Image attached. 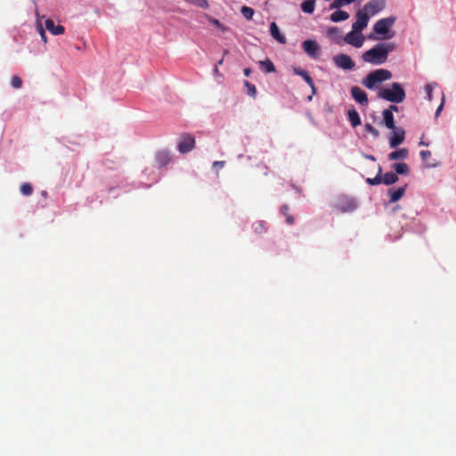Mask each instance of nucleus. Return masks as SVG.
<instances>
[{
  "label": "nucleus",
  "instance_id": "nucleus-14",
  "mask_svg": "<svg viewBox=\"0 0 456 456\" xmlns=\"http://www.w3.org/2000/svg\"><path fill=\"white\" fill-rule=\"evenodd\" d=\"M406 185L403 187H399L397 189L390 188L387 191V194L389 195L390 199L389 201L391 203H395L398 201L405 193Z\"/></svg>",
  "mask_w": 456,
  "mask_h": 456
},
{
  "label": "nucleus",
  "instance_id": "nucleus-48",
  "mask_svg": "<svg viewBox=\"0 0 456 456\" xmlns=\"http://www.w3.org/2000/svg\"><path fill=\"white\" fill-rule=\"evenodd\" d=\"M419 144H420V145H425V146H428V143H426V142H423V141H420Z\"/></svg>",
  "mask_w": 456,
  "mask_h": 456
},
{
  "label": "nucleus",
  "instance_id": "nucleus-17",
  "mask_svg": "<svg viewBox=\"0 0 456 456\" xmlns=\"http://www.w3.org/2000/svg\"><path fill=\"white\" fill-rule=\"evenodd\" d=\"M383 121L382 123L387 127L390 128H395V119H394V114L390 110H383L382 112Z\"/></svg>",
  "mask_w": 456,
  "mask_h": 456
},
{
  "label": "nucleus",
  "instance_id": "nucleus-49",
  "mask_svg": "<svg viewBox=\"0 0 456 456\" xmlns=\"http://www.w3.org/2000/svg\"><path fill=\"white\" fill-rule=\"evenodd\" d=\"M45 195H46V192L43 191L42 196H45Z\"/></svg>",
  "mask_w": 456,
  "mask_h": 456
},
{
  "label": "nucleus",
  "instance_id": "nucleus-7",
  "mask_svg": "<svg viewBox=\"0 0 456 456\" xmlns=\"http://www.w3.org/2000/svg\"><path fill=\"white\" fill-rule=\"evenodd\" d=\"M391 133L389 135V146L391 148H396L398 145L403 142L405 139V131L403 127L395 126V128H390Z\"/></svg>",
  "mask_w": 456,
  "mask_h": 456
},
{
  "label": "nucleus",
  "instance_id": "nucleus-2",
  "mask_svg": "<svg viewBox=\"0 0 456 456\" xmlns=\"http://www.w3.org/2000/svg\"><path fill=\"white\" fill-rule=\"evenodd\" d=\"M378 96L390 102L401 103L404 101L406 94L401 84L395 82L390 87L379 90Z\"/></svg>",
  "mask_w": 456,
  "mask_h": 456
},
{
  "label": "nucleus",
  "instance_id": "nucleus-42",
  "mask_svg": "<svg viewBox=\"0 0 456 456\" xmlns=\"http://www.w3.org/2000/svg\"><path fill=\"white\" fill-rule=\"evenodd\" d=\"M398 107L396 105H390L387 109L385 110H390L392 113L393 111H398Z\"/></svg>",
  "mask_w": 456,
  "mask_h": 456
},
{
  "label": "nucleus",
  "instance_id": "nucleus-3",
  "mask_svg": "<svg viewBox=\"0 0 456 456\" xmlns=\"http://www.w3.org/2000/svg\"><path fill=\"white\" fill-rule=\"evenodd\" d=\"M392 74L387 69H376L369 73L362 80V85L368 89H374L379 84L390 79Z\"/></svg>",
  "mask_w": 456,
  "mask_h": 456
},
{
  "label": "nucleus",
  "instance_id": "nucleus-15",
  "mask_svg": "<svg viewBox=\"0 0 456 456\" xmlns=\"http://www.w3.org/2000/svg\"><path fill=\"white\" fill-rule=\"evenodd\" d=\"M45 23L46 29L54 36L61 35L64 33V28L61 25H55L53 20L47 19L45 20Z\"/></svg>",
  "mask_w": 456,
  "mask_h": 456
},
{
  "label": "nucleus",
  "instance_id": "nucleus-31",
  "mask_svg": "<svg viewBox=\"0 0 456 456\" xmlns=\"http://www.w3.org/2000/svg\"><path fill=\"white\" fill-rule=\"evenodd\" d=\"M20 192L24 196H29L33 192V186L28 183H24L20 186Z\"/></svg>",
  "mask_w": 456,
  "mask_h": 456
},
{
  "label": "nucleus",
  "instance_id": "nucleus-36",
  "mask_svg": "<svg viewBox=\"0 0 456 456\" xmlns=\"http://www.w3.org/2000/svg\"><path fill=\"white\" fill-rule=\"evenodd\" d=\"M419 155L422 161L427 162L431 158L432 153L430 151H421Z\"/></svg>",
  "mask_w": 456,
  "mask_h": 456
},
{
  "label": "nucleus",
  "instance_id": "nucleus-30",
  "mask_svg": "<svg viewBox=\"0 0 456 456\" xmlns=\"http://www.w3.org/2000/svg\"><path fill=\"white\" fill-rule=\"evenodd\" d=\"M327 33L330 37L335 39L340 38L342 34L341 30L337 27L329 28Z\"/></svg>",
  "mask_w": 456,
  "mask_h": 456
},
{
  "label": "nucleus",
  "instance_id": "nucleus-8",
  "mask_svg": "<svg viewBox=\"0 0 456 456\" xmlns=\"http://www.w3.org/2000/svg\"><path fill=\"white\" fill-rule=\"evenodd\" d=\"M195 147V138L191 134H183L178 143V151L181 153H187Z\"/></svg>",
  "mask_w": 456,
  "mask_h": 456
},
{
  "label": "nucleus",
  "instance_id": "nucleus-37",
  "mask_svg": "<svg viewBox=\"0 0 456 456\" xmlns=\"http://www.w3.org/2000/svg\"><path fill=\"white\" fill-rule=\"evenodd\" d=\"M345 4H343L342 0H334L332 4L330 5V9H338Z\"/></svg>",
  "mask_w": 456,
  "mask_h": 456
},
{
  "label": "nucleus",
  "instance_id": "nucleus-11",
  "mask_svg": "<svg viewBox=\"0 0 456 456\" xmlns=\"http://www.w3.org/2000/svg\"><path fill=\"white\" fill-rule=\"evenodd\" d=\"M305 53L309 57H316L319 54L320 45L314 39H307L302 43Z\"/></svg>",
  "mask_w": 456,
  "mask_h": 456
},
{
  "label": "nucleus",
  "instance_id": "nucleus-23",
  "mask_svg": "<svg viewBox=\"0 0 456 456\" xmlns=\"http://www.w3.org/2000/svg\"><path fill=\"white\" fill-rule=\"evenodd\" d=\"M392 167L396 175H408L410 172L409 166L404 162L395 163Z\"/></svg>",
  "mask_w": 456,
  "mask_h": 456
},
{
  "label": "nucleus",
  "instance_id": "nucleus-40",
  "mask_svg": "<svg viewBox=\"0 0 456 456\" xmlns=\"http://www.w3.org/2000/svg\"><path fill=\"white\" fill-rule=\"evenodd\" d=\"M444 95L443 94V97H442V102L441 104L438 106L436 111V117H438L444 108Z\"/></svg>",
  "mask_w": 456,
  "mask_h": 456
},
{
  "label": "nucleus",
  "instance_id": "nucleus-27",
  "mask_svg": "<svg viewBox=\"0 0 456 456\" xmlns=\"http://www.w3.org/2000/svg\"><path fill=\"white\" fill-rule=\"evenodd\" d=\"M240 12L246 20H250L254 16L255 11L251 7L242 6L240 9Z\"/></svg>",
  "mask_w": 456,
  "mask_h": 456
},
{
  "label": "nucleus",
  "instance_id": "nucleus-45",
  "mask_svg": "<svg viewBox=\"0 0 456 456\" xmlns=\"http://www.w3.org/2000/svg\"><path fill=\"white\" fill-rule=\"evenodd\" d=\"M200 2H202L201 4H200V5L201 7H207L208 6V3L206 0H200Z\"/></svg>",
  "mask_w": 456,
  "mask_h": 456
},
{
  "label": "nucleus",
  "instance_id": "nucleus-21",
  "mask_svg": "<svg viewBox=\"0 0 456 456\" xmlns=\"http://www.w3.org/2000/svg\"><path fill=\"white\" fill-rule=\"evenodd\" d=\"M336 65L343 69H351L354 67L353 59H334Z\"/></svg>",
  "mask_w": 456,
  "mask_h": 456
},
{
  "label": "nucleus",
  "instance_id": "nucleus-6",
  "mask_svg": "<svg viewBox=\"0 0 456 456\" xmlns=\"http://www.w3.org/2000/svg\"><path fill=\"white\" fill-rule=\"evenodd\" d=\"M386 5V0H370L364 4L362 11L370 17L381 12Z\"/></svg>",
  "mask_w": 456,
  "mask_h": 456
},
{
  "label": "nucleus",
  "instance_id": "nucleus-25",
  "mask_svg": "<svg viewBox=\"0 0 456 456\" xmlns=\"http://www.w3.org/2000/svg\"><path fill=\"white\" fill-rule=\"evenodd\" d=\"M157 162L159 167L167 166L170 162V157L166 152H160L157 156Z\"/></svg>",
  "mask_w": 456,
  "mask_h": 456
},
{
  "label": "nucleus",
  "instance_id": "nucleus-9",
  "mask_svg": "<svg viewBox=\"0 0 456 456\" xmlns=\"http://www.w3.org/2000/svg\"><path fill=\"white\" fill-rule=\"evenodd\" d=\"M344 41L354 47H361L363 44L364 38L361 34V31L352 29V31L348 32L345 36Z\"/></svg>",
  "mask_w": 456,
  "mask_h": 456
},
{
  "label": "nucleus",
  "instance_id": "nucleus-43",
  "mask_svg": "<svg viewBox=\"0 0 456 456\" xmlns=\"http://www.w3.org/2000/svg\"><path fill=\"white\" fill-rule=\"evenodd\" d=\"M250 73H251V69L249 68L244 69V75L246 77H248L250 75Z\"/></svg>",
  "mask_w": 456,
  "mask_h": 456
},
{
  "label": "nucleus",
  "instance_id": "nucleus-20",
  "mask_svg": "<svg viewBox=\"0 0 456 456\" xmlns=\"http://www.w3.org/2000/svg\"><path fill=\"white\" fill-rule=\"evenodd\" d=\"M349 18L348 12L342 10H337L330 15V20L333 22H340Z\"/></svg>",
  "mask_w": 456,
  "mask_h": 456
},
{
  "label": "nucleus",
  "instance_id": "nucleus-19",
  "mask_svg": "<svg viewBox=\"0 0 456 456\" xmlns=\"http://www.w3.org/2000/svg\"><path fill=\"white\" fill-rule=\"evenodd\" d=\"M348 120L353 127L361 125V118L355 109H350L347 111Z\"/></svg>",
  "mask_w": 456,
  "mask_h": 456
},
{
  "label": "nucleus",
  "instance_id": "nucleus-12",
  "mask_svg": "<svg viewBox=\"0 0 456 456\" xmlns=\"http://www.w3.org/2000/svg\"><path fill=\"white\" fill-rule=\"evenodd\" d=\"M351 95L354 100L361 105L368 104V95L359 86H353L351 88Z\"/></svg>",
  "mask_w": 456,
  "mask_h": 456
},
{
  "label": "nucleus",
  "instance_id": "nucleus-38",
  "mask_svg": "<svg viewBox=\"0 0 456 456\" xmlns=\"http://www.w3.org/2000/svg\"><path fill=\"white\" fill-rule=\"evenodd\" d=\"M37 29H38V31H39V34H40V36H41L42 39H43L44 41H45V39H46V37H45V30H44V28H43V27H42V25H41V23L39 22V20H37Z\"/></svg>",
  "mask_w": 456,
  "mask_h": 456
},
{
  "label": "nucleus",
  "instance_id": "nucleus-34",
  "mask_svg": "<svg viewBox=\"0 0 456 456\" xmlns=\"http://www.w3.org/2000/svg\"><path fill=\"white\" fill-rule=\"evenodd\" d=\"M11 83H12V87H13V88H15V89H19V88H20V87H21V86H22V80H21V78H20V77H18V76H13V77H12V81H11Z\"/></svg>",
  "mask_w": 456,
  "mask_h": 456
},
{
  "label": "nucleus",
  "instance_id": "nucleus-1",
  "mask_svg": "<svg viewBox=\"0 0 456 456\" xmlns=\"http://www.w3.org/2000/svg\"><path fill=\"white\" fill-rule=\"evenodd\" d=\"M396 21L395 16L382 18L375 22L372 33L370 35L371 39L389 40L393 38L395 32L392 29Z\"/></svg>",
  "mask_w": 456,
  "mask_h": 456
},
{
  "label": "nucleus",
  "instance_id": "nucleus-26",
  "mask_svg": "<svg viewBox=\"0 0 456 456\" xmlns=\"http://www.w3.org/2000/svg\"><path fill=\"white\" fill-rule=\"evenodd\" d=\"M253 231L257 234H262L266 231L265 223L264 221H257L252 224Z\"/></svg>",
  "mask_w": 456,
  "mask_h": 456
},
{
  "label": "nucleus",
  "instance_id": "nucleus-32",
  "mask_svg": "<svg viewBox=\"0 0 456 456\" xmlns=\"http://www.w3.org/2000/svg\"><path fill=\"white\" fill-rule=\"evenodd\" d=\"M223 61H224V60H223V59H221V60L218 61L217 65H216V66H215V69H214V74H215V76H216V83H218V84L223 83V76L219 73V69H218V65H222Z\"/></svg>",
  "mask_w": 456,
  "mask_h": 456
},
{
  "label": "nucleus",
  "instance_id": "nucleus-46",
  "mask_svg": "<svg viewBox=\"0 0 456 456\" xmlns=\"http://www.w3.org/2000/svg\"><path fill=\"white\" fill-rule=\"evenodd\" d=\"M365 158L368 159L373 160V161L376 160L375 157L372 156V155H365Z\"/></svg>",
  "mask_w": 456,
  "mask_h": 456
},
{
  "label": "nucleus",
  "instance_id": "nucleus-33",
  "mask_svg": "<svg viewBox=\"0 0 456 456\" xmlns=\"http://www.w3.org/2000/svg\"><path fill=\"white\" fill-rule=\"evenodd\" d=\"M366 132L371 134L375 138L379 136V132L370 124L367 123L364 126Z\"/></svg>",
  "mask_w": 456,
  "mask_h": 456
},
{
  "label": "nucleus",
  "instance_id": "nucleus-44",
  "mask_svg": "<svg viewBox=\"0 0 456 456\" xmlns=\"http://www.w3.org/2000/svg\"><path fill=\"white\" fill-rule=\"evenodd\" d=\"M355 0H342L343 4L345 5H347V4H350L352 3H354Z\"/></svg>",
  "mask_w": 456,
  "mask_h": 456
},
{
  "label": "nucleus",
  "instance_id": "nucleus-13",
  "mask_svg": "<svg viewBox=\"0 0 456 456\" xmlns=\"http://www.w3.org/2000/svg\"><path fill=\"white\" fill-rule=\"evenodd\" d=\"M292 69L296 75L300 76L309 85L314 94L316 93V87L309 73L299 67H293Z\"/></svg>",
  "mask_w": 456,
  "mask_h": 456
},
{
  "label": "nucleus",
  "instance_id": "nucleus-10",
  "mask_svg": "<svg viewBox=\"0 0 456 456\" xmlns=\"http://www.w3.org/2000/svg\"><path fill=\"white\" fill-rule=\"evenodd\" d=\"M355 18L356 20L352 25L353 29L362 31L368 26L370 16L362 10L357 12Z\"/></svg>",
  "mask_w": 456,
  "mask_h": 456
},
{
  "label": "nucleus",
  "instance_id": "nucleus-5",
  "mask_svg": "<svg viewBox=\"0 0 456 456\" xmlns=\"http://www.w3.org/2000/svg\"><path fill=\"white\" fill-rule=\"evenodd\" d=\"M399 180L398 175L393 172H387L382 175V167L378 166V174L374 178H367L366 183L370 185H378L383 183L386 185L395 183Z\"/></svg>",
  "mask_w": 456,
  "mask_h": 456
},
{
  "label": "nucleus",
  "instance_id": "nucleus-41",
  "mask_svg": "<svg viewBox=\"0 0 456 456\" xmlns=\"http://www.w3.org/2000/svg\"><path fill=\"white\" fill-rule=\"evenodd\" d=\"M225 165V161H214L213 168H223Z\"/></svg>",
  "mask_w": 456,
  "mask_h": 456
},
{
  "label": "nucleus",
  "instance_id": "nucleus-29",
  "mask_svg": "<svg viewBox=\"0 0 456 456\" xmlns=\"http://www.w3.org/2000/svg\"><path fill=\"white\" fill-rule=\"evenodd\" d=\"M281 213L286 216V220L289 224H294V217L289 214V207L287 205H282L281 207Z\"/></svg>",
  "mask_w": 456,
  "mask_h": 456
},
{
  "label": "nucleus",
  "instance_id": "nucleus-4",
  "mask_svg": "<svg viewBox=\"0 0 456 456\" xmlns=\"http://www.w3.org/2000/svg\"><path fill=\"white\" fill-rule=\"evenodd\" d=\"M396 47L392 42H381L365 52L362 57H387Z\"/></svg>",
  "mask_w": 456,
  "mask_h": 456
},
{
  "label": "nucleus",
  "instance_id": "nucleus-18",
  "mask_svg": "<svg viewBox=\"0 0 456 456\" xmlns=\"http://www.w3.org/2000/svg\"><path fill=\"white\" fill-rule=\"evenodd\" d=\"M408 155H409L408 149L402 148V149L396 150V151L389 153L388 159L389 160L404 159L408 157Z\"/></svg>",
  "mask_w": 456,
  "mask_h": 456
},
{
  "label": "nucleus",
  "instance_id": "nucleus-22",
  "mask_svg": "<svg viewBox=\"0 0 456 456\" xmlns=\"http://www.w3.org/2000/svg\"><path fill=\"white\" fill-rule=\"evenodd\" d=\"M315 0H305L301 4V10L303 12L312 14L314 12Z\"/></svg>",
  "mask_w": 456,
  "mask_h": 456
},
{
  "label": "nucleus",
  "instance_id": "nucleus-16",
  "mask_svg": "<svg viewBox=\"0 0 456 456\" xmlns=\"http://www.w3.org/2000/svg\"><path fill=\"white\" fill-rule=\"evenodd\" d=\"M270 34L279 43H281V44L286 43L285 36L281 33L280 28L275 22H272L270 24Z\"/></svg>",
  "mask_w": 456,
  "mask_h": 456
},
{
  "label": "nucleus",
  "instance_id": "nucleus-28",
  "mask_svg": "<svg viewBox=\"0 0 456 456\" xmlns=\"http://www.w3.org/2000/svg\"><path fill=\"white\" fill-rule=\"evenodd\" d=\"M244 86H245V88L247 90V94L249 96H251L253 98H255L256 96V93H257L256 92V86L253 84H251L250 82L245 80L244 81Z\"/></svg>",
  "mask_w": 456,
  "mask_h": 456
},
{
  "label": "nucleus",
  "instance_id": "nucleus-35",
  "mask_svg": "<svg viewBox=\"0 0 456 456\" xmlns=\"http://www.w3.org/2000/svg\"><path fill=\"white\" fill-rule=\"evenodd\" d=\"M433 85L432 84H428L425 86V91H426V94H427V99L431 102L432 101V98H433V95H432V93H433Z\"/></svg>",
  "mask_w": 456,
  "mask_h": 456
},
{
  "label": "nucleus",
  "instance_id": "nucleus-39",
  "mask_svg": "<svg viewBox=\"0 0 456 456\" xmlns=\"http://www.w3.org/2000/svg\"><path fill=\"white\" fill-rule=\"evenodd\" d=\"M366 61L374 63V64H382L387 59H365Z\"/></svg>",
  "mask_w": 456,
  "mask_h": 456
},
{
  "label": "nucleus",
  "instance_id": "nucleus-24",
  "mask_svg": "<svg viewBox=\"0 0 456 456\" xmlns=\"http://www.w3.org/2000/svg\"><path fill=\"white\" fill-rule=\"evenodd\" d=\"M259 64L262 69L267 73L273 72L275 70L273 63L270 61V59H265V61H259Z\"/></svg>",
  "mask_w": 456,
  "mask_h": 456
},
{
  "label": "nucleus",
  "instance_id": "nucleus-47",
  "mask_svg": "<svg viewBox=\"0 0 456 456\" xmlns=\"http://www.w3.org/2000/svg\"><path fill=\"white\" fill-rule=\"evenodd\" d=\"M335 57H341V58H344V57H349L348 55L345 54V53H339L338 55H336Z\"/></svg>",
  "mask_w": 456,
  "mask_h": 456
}]
</instances>
